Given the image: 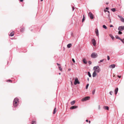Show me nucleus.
Here are the masks:
<instances>
[{
	"label": "nucleus",
	"mask_w": 124,
	"mask_h": 124,
	"mask_svg": "<svg viewBox=\"0 0 124 124\" xmlns=\"http://www.w3.org/2000/svg\"><path fill=\"white\" fill-rule=\"evenodd\" d=\"M111 10L113 12H114L116 11V9L115 8H113L111 9Z\"/></svg>",
	"instance_id": "nucleus-27"
},
{
	"label": "nucleus",
	"mask_w": 124,
	"mask_h": 124,
	"mask_svg": "<svg viewBox=\"0 0 124 124\" xmlns=\"http://www.w3.org/2000/svg\"><path fill=\"white\" fill-rule=\"evenodd\" d=\"M120 20L122 22H124V19L123 18H122Z\"/></svg>",
	"instance_id": "nucleus-29"
},
{
	"label": "nucleus",
	"mask_w": 124,
	"mask_h": 124,
	"mask_svg": "<svg viewBox=\"0 0 124 124\" xmlns=\"http://www.w3.org/2000/svg\"><path fill=\"white\" fill-rule=\"evenodd\" d=\"M111 21H110H110L109 22H110V23H111Z\"/></svg>",
	"instance_id": "nucleus-59"
},
{
	"label": "nucleus",
	"mask_w": 124,
	"mask_h": 124,
	"mask_svg": "<svg viewBox=\"0 0 124 124\" xmlns=\"http://www.w3.org/2000/svg\"><path fill=\"white\" fill-rule=\"evenodd\" d=\"M108 18L109 19V20H110L111 21V19H110V17L109 18H109Z\"/></svg>",
	"instance_id": "nucleus-55"
},
{
	"label": "nucleus",
	"mask_w": 124,
	"mask_h": 124,
	"mask_svg": "<svg viewBox=\"0 0 124 124\" xmlns=\"http://www.w3.org/2000/svg\"><path fill=\"white\" fill-rule=\"evenodd\" d=\"M118 30L120 31L124 30V26H119L118 28Z\"/></svg>",
	"instance_id": "nucleus-6"
},
{
	"label": "nucleus",
	"mask_w": 124,
	"mask_h": 124,
	"mask_svg": "<svg viewBox=\"0 0 124 124\" xmlns=\"http://www.w3.org/2000/svg\"><path fill=\"white\" fill-rule=\"evenodd\" d=\"M83 61L84 63L85 64H86L87 63V62L86 61L85 59V58L83 59Z\"/></svg>",
	"instance_id": "nucleus-13"
},
{
	"label": "nucleus",
	"mask_w": 124,
	"mask_h": 124,
	"mask_svg": "<svg viewBox=\"0 0 124 124\" xmlns=\"http://www.w3.org/2000/svg\"><path fill=\"white\" fill-rule=\"evenodd\" d=\"M31 124H36V122L35 121H32Z\"/></svg>",
	"instance_id": "nucleus-30"
},
{
	"label": "nucleus",
	"mask_w": 124,
	"mask_h": 124,
	"mask_svg": "<svg viewBox=\"0 0 124 124\" xmlns=\"http://www.w3.org/2000/svg\"><path fill=\"white\" fill-rule=\"evenodd\" d=\"M72 45L70 43L67 45V47L68 48H70Z\"/></svg>",
	"instance_id": "nucleus-18"
},
{
	"label": "nucleus",
	"mask_w": 124,
	"mask_h": 124,
	"mask_svg": "<svg viewBox=\"0 0 124 124\" xmlns=\"http://www.w3.org/2000/svg\"><path fill=\"white\" fill-rule=\"evenodd\" d=\"M56 108H55L53 112V114H54L56 113Z\"/></svg>",
	"instance_id": "nucleus-25"
},
{
	"label": "nucleus",
	"mask_w": 124,
	"mask_h": 124,
	"mask_svg": "<svg viewBox=\"0 0 124 124\" xmlns=\"http://www.w3.org/2000/svg\"><path fill=\"white\" fill-rule=\"evenodd\" d=\"M19 99L17 98H15L13 101V110H16V108H17L18 105L19 103Z\"/></svg>",
	"instance_id": "nucleus-1"
},
{
	"label": "nucleus",
	"mask_w": 124,
	"mask_h": 124,
	"mask_svg": "<svg viewBox=\"0 0 124 124\" xmlns=\"http://www.w3.org/2000/svg\"><path fill=\"white\" fill-rule=\"evenodd\" d=\"M118 16L119 18H120L121 19L123 17L121 16L118 15Z\"/></svg>",
	"instance_id": "nucleus-40"
},
{
	"label": "nucleus",
	"mask_w": 124,
	"mask_h": 124,
	"mask_svg": "<svg viewBox=\"0 0 124 124\" xmlns=\"http://www.w3.org/2000/svg\"><path fill=\"white\" fill-rule=\"evenodd\" d=\"M98 56L97 54L93 52L92 53L91 55V57L93 58H95Z\"/></svg>",
	"instance_id": "nucleus-2"
},
{
	"label": "nucleus",
	"mask_w": 124,
	"mask_h": 124,
	"mask_svg": "<svg viewBox=\"0 0 124 124\" xmlns=\"http://www.w3.org/2000/svg\"><path fill=\"white\" fill-rule=\"evenodd\" d=\"M123 40L124 41V38L123 39Z\"/></svg>",
	"instance_id": "nucleus-61"
},
{
	"label": "nucleus",
	"mask_w": 124,
	"mask_h": 124,
	"mask_svg": "<svg viewBox=\"0 0 124 124\" xmlns=\"http://www.w3.org/2000/svg\"><path fill=\"white\" fill-rule=\"evenodd\" d=\"M74 9V6H73L72 7V10L73 11Z\"/></svg>",
	"instance_id": "nucleus-42"
},
{
	"label": "nucleus",
	"mask_w": 124,
	"mask_h": 124,
	"mask_svg": "<svg viewBox=\"0 0 124 124\" xmlns=\"http://www.w3.org/2000/svg\"><path fill=\"white\" fill-rule=\"evenodd\" d=\"M110 66L111 67V68H114L115 67L116 65L115 64H112Z\"/></svg>",
	"instance_id": "nucleus-16"
},
{
	"label": "nucleus",
	"mask_w": 124,
	"mask_h": 124,
	"mask_svg": "<svg viewBox=\"0 0 124 124\" xmlns=\"http://www.w3.org/2000/svg\"><path fill=\"white\" fill-rule=\"evenodd\" d=\"M95 89H94L92 91V93L94 95L95 93Z\"/></svg>",
	"instance_id": "nucleus-26"
},
{
	"label": "nucleus",
	"mask_w": 124,
	"mask_h": 124,
	"mask_svg": "<svg viewBox=\"0 0 124 124\" xmlns=\"http://www.w3.org/2000/svg\"><path fill=\"white\" fill-rule=\"evenodd\" d=\"M59 75H60V74H61V73H59Z\"/></svg>",
	"instance_id": "nucleus-60"
},
{
	"label": "nucleus",
	"mask_w": 124,
	"mask_h": 124,
	"mask_svg": "<svg viewBox=\"0 0 124 124\" xmlns=\"http://www.w3.org/2000/svg\"><path fill=\"white\" fill-rule=\"evenodd\" d=\"M106 9L107 10H108L109 9V8H108L107 7L106 8Z\"/></svg>",
	"instance_id": "nucleus-47"
},
{
	"label": "nucleus",
	"mask_w": 124,
	"mask_h": 124,
	"mask_svg": "<svg viewBox=\"0 0 124 124\" xmlns=\"http://www.w3.org/2000/svg\"><path fill=\"white\" fill-rule=\"evenodd\" d=\"M89 65H90L92 63V62L91 61H89L88 62Z\"/></svg>",
	"instance_id": "nucleus-38"
},
{
	"label": "nucleus",
	"mask_w": 124,
	"mask_h": 124,
	"mask_svg": "<svg viewBox=\"0 0 124 124\" xmlns=\"http://www.w3.org/2000/svg\"><path fill=\"white\" fill-rule=\"evenodd\" d=\"M118 33L119 34H122V32L121 31H118Z\"/></svg>",
	"instance_id": "nucleus-36"
},
{
	"label": "nucleus",
	"mask_w": 124,
	"mask_h": 124,
	"mask_svg": "<svg viewBox=\"0 0 124 124\" xmlns=\"http://www.w3.org/2000/svg\"><path fill=\"white\" fill-rule=\"evenodd\" d=\"M97 75L96 72L94 71L93 73L92 76L93 77H95Z\"/></svg>",
	"instance_id": "nucleus-12"
},
{
	"label": "nucleus",
	"mask_w": 124,
	"mask_h": 124,
	"mask_svg": "<svg viewBox=\"0 0 124 124\" xmlns=\"http://www.w3.org/2000/svg\"><path fill=\"white\" fill-rule=\"evenodd\" d=\"M116 38V39H118L120 40L121 38H120L118 36V35H116L115 36Z\"/></svg>",
	"instance_id": "nucleus-21"
},
{
	"label": "nucleus",
	"mask_w": 124,
	"mask_h": 124,
	"mask_svg": "<svg viewBox=\"0 0 124 124\" xmlns=\"http://www.w3.org/2000/svg\"><path fill=\"white\" fill-rule=\"evenodd\" d=\"M107 12H108V13H109V14L110 12L109 11L107 10Z\"/></svg>",
	"instance_id": "nucleus-50"
},
{
	"label": "nucleus",
	"mask_w": 124,
	"mask_h": 124,
	"mask_svg": "<svg viewBox=\"0 0 124 124\" xmlns=\"http://www.w3.org/2000/svg\"><path fill=\"white\" fill-rule=\"evenodd\" d=\"M95 33L96 34V35L97 36H98L99 35V32L98 31L97 29H96L95 31Z\"/></svg>",
	"instance_id": "nucleus-14"
},
{
	"label": "nucleus",
	"mask_w": 124,
	"mask_h": 124,
	"mask_svg": "<svg viewBox=\"0 0 124 124\" xmlns=\"http://www.w3.org/2000/svg\"><path fill=\"white\" fill-rule=\"evenodd\" d=\"M107 59L108 60H110V57L108 55L107 56Z\"/></svg>",
	"instance_id": "nucleus-35"
},
{
	"label": "nucleus",
	"mask_w": 124,
	"mask_h": 124,
	"mask_svg": "<svg viewBox=\"0 0 124 124\" xmlns=\"http://www.w3.org/2000/svg\"><path fill=\"white\" fill-rule=\"evenodd\" d=\"M118 91V87H117L116 88L115 90V94L116 95Z\"/></svg>",
	"instance_id": "nucleus-10"
},
{
	"label": "nucleus",
	"mask_w": 124,
	"mask_h": 124,
	"mask_svg": "<svg viewBox=\"0 0 124 124\" xmlns=\"http://www.w3.org/2000/svg\"><path fill=\"white\" fill-rule=\"evenodd\" d=\"M89 124H90L91 123V122H90V121H89Z\"/></svg>",
	"instance_id": "nucleus-54"
},
{
	"label": "nucleus",
	"mask_w": 124,
	"mask_h": 124,
	"mask_svg": "<svg viewBox=\"0 0 124 124\" xmlns=\"http://www.w3.org/2000/svg\"><path fill=\"white\" fill-rule=\"evenodd\" d=\"M87 80L88 81L89 80V78H87Z\"/></svg>",
	"instance_id": "nucleus-56"
},
{
	"label": "nucleus",
	"mask_w": 124,
	"mask_h": 124,
	"mask_svg": "<svg viewBox=\"0 0 124 124\" xmlns=\"http://www.w3.org/2000/svg\"><path fill=\"white\" fill-rule=\"evenodd\" d=\"M89 85V84H87V85L86 86V87H85V88L86 89H88Z\"/></svg>",
	"instance_id": "nucleus-31"
},
{
	"label": "nucleus",
	"mask_w": 124,
	"mask_h": 124,
	"mask_svg": "<svg viewBox=\"0 0 124 124\" xmlns=\"http://www.w3.org/2000/svg\"><path fill=\"white\" fill-rule=\"evenodd\" d=\"M117 77H118L119 78H120L121 77V76H119V75L117 76Z\"/></svg>",
	"instance_id": "nucleus-43"
},
{
	"label": "nucleus",
	"mask_w": 124,
	"mask_h": 124,
	"mask_svg": "<svg viewBox=\"0 0 124 124\" xmlns=\"http://www.w3.org/2000/svg\"><path fill=\"white\" fill-rule=\"evenodd\" d=\"M23 0H20V1L21 2H23Z\"/></svg>",
	"instance_id": "nucleus-53"
},
{
	"label": "nucleus",
	"mask_w": 124,
	"mask_h": 124,
	"mask_svg": "<svg viewBox=\"0 0 124 124\" xmlns=\"http://www.w3.org/2000/svg\"><path fill=\"white\" fill-rule=\"evenodd\" d=\"M90 98V97L89 96H86L83 98L81 100V101H86L87 100H89Z\"/></svg>",
	"instance_id": "nucleus-3"
},
{
	"label": "nucleus",
	"mask_w": 124,
	"mask_h": 124,
	"mask_svg": "<svg viewBox=\"0 0 124 124\" xmlns=\"http://www.w3.org/2000/svg\"><path fill=\"white\" fill-rule=\"evenodd\" d=\"M109 16H110V14H108V18H109H109L110 17Z\"/></svg>",
	"instance_id": "nucleus-46"
},
{
	"label": "nucleus",
	"mask_w": 124,
	"mask_h": 124,
	"mask_svg": "<svg viewBox=\"0 0 124 124\" xmlns=\"http://www.w3.org/2000/svg\"><path fill=\"white\" fill-rule=\"evenodd\" d=\"M80 84V82H79L78 79L77 78H75L74 82V84L76 85L77 84Z\"/></svg>",
	"instance_id": "nucleus-4"
},
{
	"label": "nucleus",
	"mask_w": 124,
	"mask_h": 124,
	"mask_svg": "<svg viewBox=\"0 0 124 124\" xmlns=\"http://www.w3.org/2000/svg\"><path fill=\"white\" fill-rule=\"evenodd\" d=\"M68 70H70L71 69H69Z\"/></svg>",
	"instance_id": "nucleus-57"
},
{
	"label": "nucleus",
	"mask_w": 124,
	"mask_h": 124,
	"mask_svg": "<svg viewBox=\"0 0 124 124\" xmlns=\"http://www.w3.org/2000/svg\"><path fill=\"white\" fill-rule=\"evenodd\" d=\"M88 75L89 76V77H91V75L90 72L89 71L88 72Z\"/></svg>",
	"instance_id": "nucleus-22"
},
{
	"label": "nucleus",
	"mask_w": 124,
	"mask_h": 124,
	"mask_svg": "<svg viewBox=\"0 0 124 124\" xmlns=\"http://www.w3.org/2000/svg\"><path fill=\"white\" fill-rule=\"evenodd\" d=\"M113 92L112 91H110V92H109V94L110 95H112V93H113Z\"/></svg>",
	"instance_id": "nucleus-39"
},
{
	"label": "nucleus",
	"mask_w": 124,
	"mask_h": 124,
	"mask_svg": "<svg viewBox=\"0 0 124 124\" xmlns=\"http://www.w3.org/2000/svg\"><path fill=\"white\" fill-rule=\"evenodd\" d=\"M43 0H41L40 1H43Z\"/></svg>",
	"instance_id": "nucleus-58"
},
{
	"label": "nucleus",
	"mask_w": 124,
	"mask_h": 124,
	"mask_svg": "<svg viewBox=\"0 0 124 124\" xmlns=\"http://www.w3.org/2000/svg\"><path fill=\"white\" fill-rule=\"evenodd\" d=\"M57 65L58 66H59V65H60V64H59V63H57Z\"/></svg>",
	"instance_id": "nucleus-49"
},
{
	"label": "nucleus",
	"mask_w": 124,
	"mask_h": 124,
	"mask_svg": "<svg viewBox=\"0 0 124 124\" xmlns=\"http://www.w3.org/2000/svg\"><path fill=\"white\" fill-rule=\"evenodd\" d=\"M85 20V18L84 16V15H83V18L82 20V22H83Z\"/></svg>",
	"instance_id": "nucleus-28"
},
{
	"label": "nucleus",
	"mask_w": 124,
	"mask_h": 124,
	"mask_svg": "<svg viewBox=\"0 0 124 124\" xmlns=\"http://www.w3.org/2000/svg\"><path fill=\"white\" fill-rule=\"evenodd\" d=\"M25 29L24 28H23L20 29V31L22 32H23L24 31Z\"/></svg>",
	"instance_id": "nucleus-20"
},
{
	"label": "nucleus",
	"mask_w": 124,
	"mask_h": 124,
	"mask_svg": "<svg viewBox=\"0 0 124 124\" xmlns=\"http://www.w3.org/2000/svg\"><path fill=\"white\" fill-rule=\"evenodd\" d=\"M106 4L107 5V4H108V2H107L106 3Z\"/></svg>",
	"instance_id": "nucleus-52"
},
{
	"label": "nucleus",
	"mask_w": 124,
	"mask_h": 124,
	"mask_svg": "<svg viewBox=\"0 0 124 124\" xmlns=\"http://www.w3.org/2000/svg\"><path fill=\"white\" fill-rule=\"evenodd\" d=\"M31 31H32V30H31Z\"/></svg>",
	"instance_id": "nucleus-62"
},
{
	"label": "nucleus",
	"mask_w": 124,
	"mask_h": 124,
	"mask_svg": "<svg viewBox=\"0 0 124 124\" xmlns=\"http://www.w3.org/2000/svg\"><path fill=\"white\" fill-rule=\"evenodd\" d=\"M110 36L111 37V38L112 39H114V37L111 34L110 35Z\"/></svg>",
	"instance_id": "nucleus-24"
},
{
	"label": "nucleus",
	"mask_w": 124,
	"mask_h": 124,
	"mask_svg": "<svg viewBox=\"0 0 124 124\" xmlns=\"http://www.w3.org/2000/svg\"><path fill=\"white\" fill-rule=\"evenodd\" d=\"M86 122H88V120H87V119H86Z\"/></svg>",
	"instance_id": "nucleus-51"
},
{
	"label": "nucleus",
	"mask_w": 124,
	"mask_h": 124,
	"mask_svg": "<svg viewBox=\"0 0 124 124\" xmlns=\"http://www.w3.org/2000/svg\"><path fill=\"white\" fill-rule=\"evenodd\" d=\"M78 106H72L70 108V109H76V108H78Z\"/></svg>",
	"instance_id": "nucleus-8"
},
{
	"label": "nucleus",
	"mask_w": 124,
	"mask_h": 124,
	"mask_svg": "<svg viewBox=\"0 0 124 124\" xmlns=\"http://www.w3.org/2000/svg\"><path fill=\"white\" fill-rule=\"evenodd\" d=\"M120 40L121 41V42L123 43L124 44V40H123V39H121Z\"/></svg>",
	"instance_id": "nucleus-37"
},
{
	"label": "nucleus",
	"mask_w": 124,
	"mask_h": 124,
	"mask_svg": "<svg viewBox=\"0 0 124 124\" xmlns=\"http://www.w3.org/2000/svg\"><path fill=\"white\" fill-rule=\"evenodd\" d=\"M99 68V66H94L93 67V69L95 71L97 69H98Z\"/></svg>",
	"instance_id": "nucleus-9"
},
{
	"label": "nucleus",
	"mask_w": 124,
	"mask_h": 124,
	"mask_svg": "<svg viewBox=\"0 0 124 124\" xmlns=\"http://www.w3.org/2000/svg\"><path fill=\"white\" fill-rule=\"evenodd\" d=\"M89 16L91 19H93L94 18V16L93 14L91 12H89L88 14Z\"/></svg>",
	"instance_id": "nucleus-5"
},
{
	"label": "nucleus",
	"mask_w": 124,
	"mask_h": 124,
	"mask_svg": "<svg viewBox=\"0 0 124 124\" xmlns=\"http://www.w3.org/2000/svg\"><path fill=\"white\" fill-rule=\"evenodd\" d=\"M107 10H104V11L105 12H107Z\"/></svg>",
	"instance_id": "nucleus-48"
},
{
	"label": "nucleus",
	"mask_w": 124,
	"mask_h": 124,
	"mask_svg": "<svg viewBox=\"0 0 124 124\" xmlns=\"http://www.w3.org/2000/svg\"><path fill=\"white\" fill-rule=\"evenodd\" d=\"M71 83H72V82H71Z\"/></svg>",
	"instance_id": "nucleus-63"
},
{
	"label": "nucleus",
	"mask_w": 124,
	"mask_h": 124,
	"mask_svg": "<svg viewBox=\"0 0 124 124\" xmlns=\"http://www.w3.org/2000/svg\"><path fill=\"white\" fill-rule=\"evenodd\" d=\"M104 61V60H100L99 62H98V63H100V62H102Z\"/></svg>",
	"instance_id": "nucleus-33"
},
{
	"label": "nucleus",
	"mask_w": 124,
	"mask_h": 124,
	"mask_svg": "<svg viewBox=\"0 0 124 124\" xmlns=\"http://www.w3.org/2000/svg\"><path fill=\"white\" fill-rule=\"evenodd\" d=\"M104 108L106 110H108L109 109V107L107 106H104Z\"/></svg>",
	"instance_id": "nucleus-19"
},
{
	"label": "nucleus",
	"mask_w": 124,
	"mask_h": 124,
	"mask_svg": "<svg viewBox=\"0 0 124 124\" xmlns=\"http://www.w3.org/2000/svg\"><path fill=\"white\" fill-rule=\"evenodd\" d=\"M100 109V105L98 106V109Z\"/></svg>",
	"instance_id": "nucleus-45"
},
{
	"label": "nucleus",
	"mask_w": 124,
	"mask_h": 124,
	"mask_svg": "<svg viewBox=\"0 0 124 124\" xmlns=\"http://www.w3.org/2000/svg\"><path fill=\"white\" fill-rule=\"evenodd\" d=\"M92 43L94 46H95L96 45V41L94 39H93L92 40Z\"/></svg>",
	"instance_id": "nucleus-7"
},
{
	"label": "nucleus",
	"mask_w": 124,
	"mask_h": 124,
	"mask_svg": "<svg viewBox=\"0 0 124 124\" xmlns=\"http://www.w3.org/2000/svg\"><path fill=\"white\" fill-rule=\"evenodd\" d=\"M58 67L59 70L60 71H61L62 70V68H61V66H59Z\"/></svg>",
	"instance_id": "nucleus-32"
},
{
	"label": "nucleus",
	"mask_w": 124,
	"mask_h": 124,
	"mask_svg": "<svg viewBox=\"0 0 124 124\" xmlns=\"http://www.w3.org/2000/svg\"><path fill=\"white\" fill-rule=\"evenodd\" d=\"M110 27H113V26L112 25H110Z\"/></svg>",
	"instance_id": "nucleus-44"
},
{
	"label": "nucleus",
	"mask_w": 124,
	"mask_h": 124,
	"mask_svg": "<svg viewBox=\"0 0 124 124\" xmlns=\"http://www.w3.org/2000/svg\"><path fill=\"white\" fill-rule=\"evenodd\" d=\"M72 61L73 62V63H75V61L74 59V58H73L72 59Z\"/></svg>",
	"instance_id": "nucleus-34"
},
{
	"label": "nucleus",
	"mask_w": 124,
	"mask_h": 124,
	"mask_svg": "<svg viewBox=\"0 0 124 124\" xmlns=\"http://www.w3.org/2000/svg\"><path fill=\"white\" fill-rule=\"evenodd\" d=\"M75 102L76 101L75 100L73 101L70 102V104L72 105H73L74 104Z\"/></svg>",
	"instance_id": "nucleus-15"
},
{
	"label": "nucleus",
	"mask_w": 124,
	"mask_h": 124,
	"mask_svg": "<svg viewBox=\"0 0 124 124\" xmlns=\"http://www.w3.org/2000/svg\"><path fill=\"white\" fill-rule=\"evenodd\" d=\"M11 80H10V79H9V80H7V82H11Z\"/></svg>",
	"instance_id": "nucleus-41"
},
{
	"label": "nucleus",
	"mask_w": 124,
	"mask_h": 124,
	"mask_svg": "<svg viewBox=\"0 0 124 124\" xmlns=\"http://www.w3.org/2000/svg\"><path fill=\"white\" fill-rule=\"evenodd\" d=\"M101 70V69L99 67L98 69H97L95 71H94L96 72H97V73H99L100 72Z\"/></svg>",
	"instance_id": "nucleus-11"
},
{
	"label": "nucleus",
	"mask_w": 124,
	"mask_h": 124,
	"mask_svg": "<svg viewBox=\"0 0 124 124\" xmlns=\"http://www.w3.org/2000/svg\"><path fill=\"white\" fill-rule=\"evenodd\" d=\"M103 27L105 29H107V27L105 25H103Z\"/></svg>",
	"instance_id": "nucleus-23"
},
{
	"label": "nucleus",
	"mask_w": 124,
	"mask_h": 124,
	"mask_svg": "<svg viewBox=\"0 0 124 124\" xmlns=\"http://www.w3.org/2000/svg\"><path fill=\"white\" fill-rule=\"evenodd\" d=\"M14 32L13 31L11 32L10 34V36L11 37L13 36L14 35Z\"/></svg>",
	"instance_id": "nucleus-17"
}]
</instances>
